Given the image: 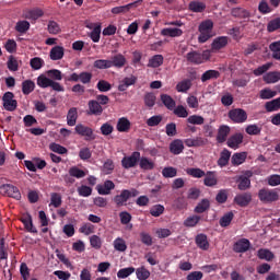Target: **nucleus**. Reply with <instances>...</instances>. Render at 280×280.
<instances>
[{"label": "nucleus", "mask_w": 280, "mask_h": 280, "mask_svg": "<svg viewBox=\"0 0 280 280\" xmlns=\"http://www.w3.org/2000/svg\"><path fill=\"white\" fill-rule=\"evenodd\" d=\"M113 189H115V183L110 179H106L103 185L96 186L100 196H108Z\"/></svg>", "instance_id": "obj_15"}, {"label": "nucleus", "mask_w": 280, "mask_h": 280, "mask_svg": "<svg viewBox=\"0 0 280 280\" xmlns=\"http://www.w3.org/2000/svg\"><path fill=\"white\" fill-rule=\"evenodd\" d=\"M109 62L110 68L115 67L116 69H122V67H126V57L121 54H116L112 56Z\"/></svg>", "instance_id": "obj_17"}, {"label": "nucleus", "mask_w": 280, "mask_h": 280, "mask_svg": "<svg viewBox=\"0 0 280 280\" xmlns=\"http://www.w3.org/2000/svg\"><path fill=\"white\" fill-rule=\"evenodd\" d=\"M187 124L192 126H202L205 124V117L200 115H191L187 118Z\"/></svg>", "instance_id": "obj_60"}, {"label": "nucleus", "mask_w": 280, "mask_h": 280, "mask_svg": "<svg viewBox=\"0 0 280 280\" xmlns=\"http://www.w3.org/2000/svg\"><path fill=\"white\" fill-rule=\"evenodd\" d=\"M142 3H143V0H137L126 5L114 7L112 9V14H126V12H130L131 8H138V5H141Z\"/></svg>", "instance_id": "obj_12"}, {"label": "nucleus", "mask_w": 280, "mask_h": 280, "mask_svg": "<svg viewBox=\"0 0 280 280\" xmlns=\"http://www.w3.org/2000/svg\"><path fill=\"white\" fill-rule=\"evenodd\" d=\"M268 32H277V30H280V18H276L271 20L267 25Z\"/></svg>", "instance_id": "obj_64"}, {"label": "nucleus", "mask_w": 280, "mask_h": 280, "mask_svg": "<svg viewBox=\"0 0 280 280\" xmlns=\"http://www.w3.org/2000/svg\"><path fill=\"white\" fill-rule=\"evenodd\" d=\"M139 195V190L136 188H132L130 190L128 189H122L119 195H116L113 199L115 202L116 207H125L126 202L130 200V198H137Z\"/></svg>", "instance_id": "obj_2"}, {"label": "nucleus", "mask_w": 280, "mask_h": 280, "mask_svg": "<svg viewBox=\"0 0 280 280\" xmlns=\"http://www.w3.org/2000/svg\"><path fill=\"white\" fill-rule=\"evenodd\" d=\"M47 30H48V34H52L54 36H56L57 34H60V32L62 31L60 28V24H58V22L56 21H49L47 25Z\"/></svg>", "instance_id": "obj_54"}, {"label": "nucleus", "mask_w": 280, "mask_h": 280, "mask_svg": "<svg viewBox=\"0 0 280 280\" xmlns=\"http://www.w3.org/2000/svg\"><path fill=\"white\" fill-rule=\"evenodd\" d=\"M79 233H82L83 235H93V233H95V225L92 223H84L79 229Z\"/></svg>", "instance_id": "obj_61"}, {"label": "nucleus", "mask_w": 280, "mask_h": 280, "mask_svg": "<svg viewBox=\"0 0 280 280\" xmlns=\"http://www.w3.org/2000/svg\"><path fill=\"white\" fill-rule=\"evenodd\" d=\"M130 120L126 117H121L117 121L116 130H118V132H128L130 130Z\"/></svg>", "instance_id": "obj_33"}, {"label": "nucleus", "mask_w": 280, "mask_h": 280, "mask_svg": "<svg viewBox=\"0 0 280 280\" xmlns=\"http://www.w3.org/2000/svg\"><path fill=\"white\" fill-rule=\"evenodd\" d=\"M138 163H139L140 168L144 170V172H150V171L154 170V167H155L154 162L145 156L140 158Z\"/></svg>", "instance_id": "obj_32"}, {"label": "nucleus", "mask_w": 280, "mask_h": 280, "mask_svg": "<svg viewBox=\"0 0 280 280\" xmlns=\"http://www.w3.org/2000/svg\"><path fill=\"white\" fill-rule=\"evenodd\" d=\"M198 36L199 43H207L209 38H213V22L211 20L202 21L198 26Z\"/></svg>", "instance_id": "obj_1"}, {"label": "nucleus", "mask_w": 280, "mask_h": 280, "mask_svg": "<svg viewBox=\"0 0 280 280\" xmlns=\"http://www.w3.org/2000/svg\"><path fill=\"white\" fill-rule=\"evenodd\" d=\"M191 89V80L185 79L176 84L177 93H187Z\"/></svg>", "instance_id": "obj_38"}, {"label": "nucleus", "mask_w": 280, "mask_h": 280, "mask_svg": "<svg viewBox=\"0 0 280 280\" xmlns=\"http://www.w3.org/2000/svg\"><path fill=\"white\" fill-rule=\"evenodd\" d=\"M91 80H93V73L86 71L79 74L74 72L66 78V82H80L81 84H91Z\"/></svg>", "instance_id": "obj_5"}, {"label": "nucleus", "mask_w": 280, "mask_h": 280, "mask_svg": "<svg viewBox=\"0 0 280 280\" xmlns=\"http://www.w3.org/2000/svg\"><path fill=\"white\" fill-rule=\"evenodd\" d=\"M253 202V194L241 192L234 197V203L238 207H248Z\"/></svg>", "instance_id": "obj_11"}, {"label": "nucleus", "mask_w": 280, "mask_h": 280, "mask_svg": "<svg viewBox=\"0 0 280 280\" xmlns=\"http://www.w3.org/2000/svg\"><path fill=\"white\" fill-rule=\"evenodd\" d=\"M173 113L174 115H176V117H180L182 119L189 117V112L187 110V107L183 105H178L173 108Z\"/></svg>", "instance_id": "obj_50"}, {"label": "nucleus", "mask_w": 280, "mask_h": 280, "mask_svg": "<svg viewBox=\"0 0 280 280\" xmlns=\"http://www.w3.org/2000/svg\"><path fill=\"white\" fill-rule=\"evenodd\" d=\"M246 156H248L246 152L234 153L231 158L232 165H234V167L242 165L246 162Z\"/></svg>", "instance_id": "obj_29"}, {"label": "nucleus", "mask_w": 280, "mask_h": 280, "mask_svg": "<svg viewBox=\"0 0 280 280\" xmlns=\"http://www.w3.org/2000/svg\"><path fill=\"white\" fill-rule=\"evenodd\" d=\"M137 84V77L130 75L122 79V81L118 85V91L124 92L128 91L129 86H135Z\"/></svg>", "instance_id": "obj_21"}, {"label": "nucleus", "mask_w": 280, "mask_h": 280, "mask_svg": "<svg viewBox=\"0 0 280 280\" xmlns=\"http://www.w3.org/2000/svg\"><path fill=\"white\" fill-rule=\"evenodd\" d=\"M15 30L20 33V34H25V32H27L30 30V22L23 20V21H19L15 25Z\"/></svg>", "instance_id": "obj_62"}, {"label": "nucleus", "mask_w": 280, "mask_h": 280, "mask_svg": "<svg viewBox=\"0 0 280 280\" xmlns=\"http://www.w3.org/2000/svg\"><path fill=\"white\" fill-rule=\"evenodd\" d=\"M68 174H70V176H72V178H84V176H86V172H84L82 168L78 167V166H72L69 168Z\"/></svg>", "instance_id": "obj_47"}, {"label": "nucleus", "mask_w": 280, "mask_h": 280, "mask_svg": "<svg viewBox=\"0 0 280 280\" xmlns=\"http://www.w3.org/2000/svg\"><path fill=\"white\" fill-rule=\"evenodd\" d=\"M160 100L167 110H174L176 108V101L168 94H161Z\"/></svg>", "instance_id": "obj_26"}, {"label": "nucleus", "mask_w": 280, "mask_h": 280, "mask_svg": "<svg viewBox=\"0 0 280 280\" xmlns=\"http://www.w3.org/2000/svg\"><path fill=\"white\" fill-rule=\"evenodd\" d=\"M258 259H264L265 261H272L275 259V254L270 249L260 248L258 250Z\"/></svg>", "instance_id": "obj_39"}, {"label": "nucleus", "mask_w": 280, "mask_h": 280, "mask_svg": "<svg viewBox=\"0 0 280 280\" xmlns=\"http://www.w3.org/2000/svg\"><path fill=\"white\" fill-rule=\"evenodd\" d=\"M88 115H94V117H100L104 113V107L100 105V102L91 100L88 102Z\"/></svg>", "instance_id": "obj_13"}, {"label": "nucleus", "mask_w": 280, "mask_h": 280, "mask_svg": "<svg viewBox=\"0 0 280 280\" xmlns=\"http://www.w3.org/2000/svg\"><path fill=\"white\" fill-rule=\"evenodd\" d=\"M229 135H231V127L226 125L220 126L217 133V141L219 143H224L229 138Z\"/></svg>", "instance_id": "obj_19"}, {"label": "nucleus", "mask_w": 280, "mask_h": 280, "mask_svg": "<svg viewBox=\"0 0 280 280\" xmlns=\"http://www.w3.org/2000/svg\"><path fill=\"white\" fill-rule=\"evenodd\" d=\"M211 208V201L209 199H202L194 209L195 213H205Z\"/></svg>", "instance_id": "obj_37"}, {"label": "nucleus", "mask_w": 280, "mask_h": 280, "mask_svg": "<svg viewBox=\"0 0 280 280\" xmlns=\"http://www.w3.org/2000/svg\"><path fill=\"white\" fill-rule=\"evenodd\" d=\"M74 130L77 135H80V137H85V141H95V133L93 132V128L78 124Z\"/></svg>", "instance_id": "obj_9"}, {"label": "nucleus", "mask_w": 280, "mask_h": 280, "mask_svg": "<svg viewBox=\"0 0 280 280\" xmlns=\"http://www.w3.org/2000/svg\"><path fill=\"white\" fill-rule=\"evenodd\" d=\"M231 14L234 16V19H250V12L243 8L232 9Z\"/></svg>", "instance_id": "obj_35"}, {"label": "nucleus", "mask_w": 280, "mask_h": 280, "mask_svg": "<svg viewBox=\"0 0 280 280\" xmlns=\"http://www.w3.org/2000/svg\"><path fill=\"white\" fill-rule=\"evenodd\" d=\"M178 170L173 166H167L162 170V176L164 178H175L177 176Z\"/></svg>", "instance_id": "obj_58"}, {"label": "nucleus", "mask_w": 280, "mask_h": 280, "mask_svg": "<svg viewBox=\"0 0 280 280\" xmlns=\"http://www.w3.org/2000/svg\"><path fill=\"white\" fill-rule=\"evenodd\" d=\"M272 97H277V91H272L270 89H264L260 91V100H272Z\"/></svg>", "instance_id": "obj_63"}, {"label": "nucleus", "mask_w": 280, "mask_h": 280, "mask_svg": "<svg viewBox=\"0 0 280 280\" xmlns=\"http://www.w3.org/2000/svg\"><path fill=\"white\" fill-rule=\"evenodd\" d=\"M163 213H165V207L163 205H154L150 209V214L153 218H161V215H163Z\"/></svg>", "instance_id": "obj_53"}, {"label": "nucleus", "mask_w": 280, "mask_h": 280, "mask_svg": "<svg viewBox=\"0 0 280 280\" xmlns=\"http://www.w3.org/2000/svg\"><path fill=\"white\" fill-rule=\"evenodd\" d=\"M242 143H244V135L242 133H234L226 141L228 148L232 150H237Z\"/></svg>", "instance_id": "obj_14"}, {"label": "nucleus", "mask_w": 280, "mask_h": 280, "mask_svg": "<svg viewBox=\"0 0 280 280\" xmlns=\"http://www.w3.org/2000/svg\"><path fill=\"white\" fill-rule=\"evenodd\" d=\"M94 69H112L110 68V59H97L93 63Z\"/></svg>", "instance_id": "obj_52"}, {"label": "nucleus", "mask_w": 280, "mask_h": 280, "mask_svg": "<svg viewBox=\"0 0 280 280\" xmlns=\"http://www.w3.org/2000/svg\"><path fill=\"white\" fill-rule=\"evenodd\" d=\"M163 55H155L149 60L148 67H151V69H159V67L163 65Z\"/></svg>", "instance_id": "obj_46"}, {"label": "nucleus", "mask_w": 280, "mask_h": 280, "mask_svg": "<svg viewBox=\"0 0 280 280\" xmlns=\"http://www.w3.org/2000/svg\"><path fill=\"white\" fill-rule=\"evenodd\" d=\"M228 117L233 124H245L248 120V114L243 108L231 109Z\"/></svg>", "instance_id": "obj_4"}, {"label": "nucleus", "mask_w": 280, "mask_h": 280, "mask_svg": "<svg viewBox=\"0 0 280 280\" xmlns=\"http://www.w3.org/2000/svg\"><path fill=\"white\" fill-rule=\"evenodd\" d=\"M186 174H188V176H191L192 178H202L206 176L205 171H202V168H187L186 170Z\"/></svg>", "instance_id": "obj_56"}, {"label": "nucleus", "mask_w": 280, "mask_h": 280, "mask_svg": "<svg viewBox=\"0 0 280 280\" xmlns=\"http://www.w3.org/2000/svg\"><path fill=\"white\" fill-rule=\"evenodd\" d=\"M45 12H43L42 9L35 8L31 10H26L24 12V19H27L28 21H38L40 16H43Z\"/></svg>", "instance_id": "obj_22"}, {"label": "nucleus", "mask_w": 280, "mask_h": 280, "mask_svg": "<svg viewBox=\"0 0 280 280\" xmlns=\"http://www.w3.org/2000/svg\"><path fill=\"white\" fill-rule=\"evenodd\" d=\"M140 159L141 153L139 151H135L131 153V155L122 158L121 165L125 170L137 167V164L139 163Z\"/></svg>", "instance_id": "obj_7"}, {"label": "nucleus", "mask_w": 280, "mask_h": 280, "mask_svg": "<svg viewBox=\"0 0 280 280\" xmlns=\"http://www.w3.org/2000/svg\"><path fill=\"white\" fill-rule=\"evenodd\" d=\"M186 59L191 65H202L205 62V57L199 51L192 50L186 55Z\"/></svg>", "instance_id": "obj_18"}, {"label": "nucleus", "mask_w": 280, "mask_h": 280, "mask_svg": "<svg viewBox=\"0 0 280 280\" xmlns=\"http://www.w3.org/2000/svg\"><path fill=\"white\" fill-rule=\"evenodd\" d=\"M250 177H253V173L250 171H246L244 175L238 176L236 179L237 189L240 191H246L250 189Z\"/></svg>", "instance_id": "obj_10"}, {"label": "nucleus", "mask_w": 280, "mask_h": 280, "mask_svg": "<svg viewBox=\"0 0 280 280\" xmlns=\"http://www.w3.org/2000/svg\"><path fill=\"white\" fill-rule=\"evenodd\" d=\"M200 220H202L201 215H197V214L190 215L184 221V226L191 229L196 226L200 222Z\"/></svg>", "instance_id": "obj_44"}, {"label": "nucleus", "mask_w": 280, "mask_h": 280, "mask_svg": "<svg viewBox=\"0 0 280 280\" xmlns=\"http://www.w3.org/2000/svg\"><path fill=\"white\" fill-rule=\"evenodd\" d=\"M262 80L266 84H277L280 81V71L267 72L264 74Z\"/></svg>", "instance_id": "obj_25"}, {"label": "nucleus", "mask_w": 280, "mask_h": 280, "mask_svg": "<svg viewBox=\"0 0 280 280\" xmlns=\"http://www.w3.org/2000/svg\"><path fill=\"white\" fill-rule=\"evenodd\" d=\"M114 248L119 253H126L128 245H126V241H124V238L118 237L114 241Z\"/></svg>", "instance_id": "obj_55"}, {"label": "nucleus", "mask_w": 280, "mask_h": 280, "mask_svg": "<svg viewBox=\"0 0 280 280\" xmlns=\"http://www.w3.org/2000/svg\"><path fill=\"white\" fill-rule=\"evenodd\" d=\"M220 78V71L208 70L201 75V82H208V80H218Z\"/></svg>", "instance_id": "obj_43"}, {"label": "nucleus", "mask_w": 280, "mask_h": 280, "mask_svg": "<svg viewBox=\"0 0 280 280\" xmlns=\"http://www.w3.org/2000/svg\"><path fill=\"white\" fill-rule=\"evenodd\" d=\"M233 218H235V214H233L232 211L225 213L219 221L220 226L226 229V226H230L231 222H233Z\"/></svg>", "instance_id": "obj_45"}, {"label": "nucleus", "mask_w": 280, "mask_h": 280, "mask_svg": "<svg viewBox=\"0 0 280 280\" xmlns=\"http://www.w3.org/2000/svg\"><path fill=\"white\" fill-rule=\"evenodd\" d=\"M77 121H78V108L72 107L68 112L67 124L68 126H75Z\"/></svg>", "instance_id": "obj_42"}, {"label": "nucleus", "mask_w": 280, "mask_h": 280, "mask_svg": "<svg viewBox=\"0 0 280 280\" xmlns=\"http://www.w3.org/2000/svg\"><path fill=\"white\" fill-rule=\"evenodd\" d=\"M30 66L34 71H38L45 67V60L40 57H34L30 60Z\"/></svg>", "instance_id": "obj_48"}, {"label": "nucleus", "mask_w": 280, "mask_h": 280, "mask_svg": "<svg viewBox=\"0 0 280 280\" xmlns=\"http://www.w3.org/2000/svg\"><path fill=\"white\" fill-rule=\"evenodd\" d=\"M136 277L139 280H148L150 279V270L145 269V267H139L136 269Z\"/></svg>", "instance_id": "obj_59"}, {"label": "nucleus", "mask_w": 280, "mask_h": 280, "mask_svg": "<svg viewBox=\"0 0 280 280\" xmlns=\"http://www.w3.org/2000/svg\"><path fill=\"white\" fill-rule=\"evenodd\" d=\"M156 104V95L154 93L149 92L144 95V106L148 108H154Z\"/></svg>", "instance_id": "obj_51"}, {"label": "nucleus", "mask_w": 280, "mask_h": 280, "mask_svg": "<svg viewBox=\"0 0 280 280\" xmlns=\"http://www.w3.org/2000/svg\"><path fill=\"white\" fill-rule=\"evenodd\" d=\"M195 242L201 250H207L209 248V241L207 240V234H198Z\"/></svg>", "instance_id": "obj_36"}, {"label": "nucleus", "mask_w": 280, "mask_h": 280, "mask_svg": "<svg viewBox=\"0 0 280 280\" xmlns=\"http://www.w3.org/2000/svg\"><path fill=\"white\" fill-rule=\"evenodd\" d=\"M203 185L206 187H215L218 185V177L215 176V172H207L203 178Z\"/></svg>", "instance_id": "obj_30"}, {"label": "nucleus", "mask_w": 280, "mask_h": 280, "mask_svg": "<svg viewBox=\"0 0 280 280\" xmlns=\"http://www.w3.org/2000/svg\"><path fill=\"white\" fill-rule=\"evenodd\" d=\"M183 34L180 28L166 27L161 31V36H170L171 38H178Z\"/></svg>", "instance_id": "obj_34"}, {"label": "nucleus", "mask_w": 280, "mask_h": 280, "mask_svg": "<svg viewBox=\"0 0 280 280\" xmlns=\"http://www.w3.org/2000/svg\"><path fill=\"white\" fill-rule=\"evenodd\" d=\"M50 60H62L65 58V47L55 46L50 49Z\"/></svg>", "instance_id": "obj_27"}, {"label": "nucleus", "mask_w": 280, "mask_h": 280, "mask_svg": "<svg viewBox=\"0 0 280 280\" xmlns=\"http://www.w3.org/2000/svg\"><path fill=\"white\" fill-rule=\"evenodd\" d=\"M4 110H9L10 113L14 112V109L19 106V102L14 100V93L5 92L2 96Z\"/></svg>", "instance_id": "obj_8"}, {"label": "nucleus", "mask_w": 280, "mask_h": 280, "mask_svg": "<svg viewBox=\"0 0 280 280\" xmlns=\"http://www.w3.org/2000/svg\"><path fill=\"white\" fill-rule=\"evenodd\" d=\"M234 253H247L250 250V241L248 238H241L233 245Z\"/></svg>", "instance_id": "obj_16"}, {"label": "nucleus", "mask_w": 280, "mask_h": 280, "mask_svg": "<svg viewBox=\"0 0 280 280\" xmlns=\"http://www.w3.org/2000/svg\"><path fill=\"white\" fill-rule=\"evenodd\" d=\"M258 199L260 202H264V205H270L279 200V192L275 189L261 188L258 190Z\"/></svg>", "instance_id": "obj_3"}, {"label": "nucleus", "mask_w": 280, "mask_h": 280, "mask_svg": "<svg viewBox=\"0 0 280 280\" xmlns=\"http://www.w3.org/2000/svg\"><path fill=\"white\" fill-rule=\"evenodd\" d=\"M226 45H229V37L226 36L217 37L211 45L212 51H220V49H224Z\"/></svg>", "instance_id": "obj_23"}, {"label": "nucleus", "mask_w": 280, "mask_h": 280, "mask_svg": "<svg viewBox=\"0 0 280 280\" xmlns=\"http://www.w3.org/2000/svg\"><path fill=\"white\" fill-rule=\"evenodd\" d=\"M52 80L50 78H47L45 74H40L37 78V86L40 89H49L51 86Z\"/></svg>", "instance_id": "obj_49"}, {"label": "nucleus", "mask_w": 280, "mask_h": 280, "mask_svg": "<svg viewBox=\"0 0 280 280\" xmlns=\"http://www.w3.org/2000/svg\"><path fill=\"white\" fill-rule=\"evenodd\" d=\"M0 194L8 196V198H14V200H21V190H19V187L11 184L1 185Z\"/></svg>", "instance_id": "obj_6"}, {"label": "nucleus", "mask_w": 280, "mask_h": 280, "mask_svg": "<svg viewBox=\"0 0 280 280\" xmlns=\"http://www.w3.org/2000/svg\"><path fill=\"white\" fill-rule=\"evenodd\" d=\"M229 161H231V151H229V149H223L217 163L219 167H226Z\"/></svg>", "instance_id": "obj_28"}, {"label": "nucleus", "mask_w": 280, "mask_h": 280, "mask_svg": "<svg viewBox=\"0 0 280 280\" xmlns=\"http://www.w3.org/2000/svg\"><path fill=\"white\" fill-rule=\"evenodd\" d=\"M20 222H22V224H24V228L28 233H38V230H36V228H34V223L32 222L31 214H25L24 217H22L20 219Z\"/></svg>", "instance_id": "obj_24"}, {"label": "nucleus", "mask_w": 280, "mask_h": 280, "mask_svg": "<svg viewBox=\"0 0 280 280\" xmlns=\"http://www.w3.org/2000/svg\"><path fill=\"white\" fill-rule=\"evenodd\" d=\"M183 150H185V144L183 143V140L176 139L170 143L171 154H175V155L183 154Z\"/></svg>", "instance_id": "obj_20"}, {"label": "nucleus", "mask_w": 280, "mask_h": 280, "mask_svg": "<svg viewBox=\"0 0 280 280\" xmlns=\"http://www.w3.org/2000/svg\"><path fill=\"white\" fill-rule=\"evenodd\" d=\"M36 89V83L32 80H25L22 82V93L23 95H30Z\"/></svg>", "instance_id": "obj_40"}, {"label": "nucleus", "mask_w": 280, "mask_h": 280, "mask_svg": "<svg viewBox=\"0 0 280 280\" xmlns=\"http://www.w3.org/2000/svg\"><path fill=\"white\" fill-rule=\"evenodd\" d=\"M245 132L252 137H257L259 135H261V127H259L258 125H248L245 128Z\"/></svg>", "instance_id": "obj_57"}, {"label": "nucleus", "mask_w": 280, "mask_h": 280, "mask_svg": "<svg viewBox=\"0 0 280 280\" xmlns=\"http://www.w3.org/2000/svg\"><path fill=\"white\" fill-rule=\"evenodd\" d=\"M265 108L267 113H275L276 110H280V97L267 102L265 104Z\"/></svg>", "instance_id": "obj_41"}, {"label": "nucleus", "mask_w": 280, "mask_h": 280, "mask_svg": "<svg viewBox=\"0 0 280 280\" xmlns=\"http://www.w3.org/2000/svg\"><path fill=\"white\" fill-rule=\"evenodd\" d=\"M188 10H190V12L201 13L207 10V4L197 0L190 1L188 4Z\"/></svg>", "instance_id": "obj_31"}]
</instances>
